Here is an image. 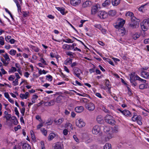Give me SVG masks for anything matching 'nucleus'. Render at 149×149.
Here are the masks:
<instances>
[{"label": "nucleus", "instance_id": "f257e3e1", "mask_svg": "<svg viewBox=\"0 0 149 149\" xmlns=\"http://www.w3.org/2000/svg\"><path fill=\"white\" fill-rule=\"evenodd\" d=\"M141 27L144 31L147 30L149 26V18L145 19L141 24Z\"/></svg>", "mask_w": 149, "mask_h": 149}, {"label": "nucleus", "instance_id": "f03ea898", "mask_svg": "<svg viewBox=\"0 0 149 149\" xmlns=\"http://www.w3.org/2000/svg\"><path fill=\"white\" fill-rule=\"evenodd\" d=\"M85 107L89 111H92L95 109L94 104L91 102H86L85 104Z\"/></svg>", "mask_w": 149, "mask_h": 149}, {"label": "nucleus", "instance_id": "7ed1b4c3", "mask_svg": "<svg viewBox=\"0 0 149 149\" xmlns=\"http://www.w3.org/2000/svg\"><path fill=\"white\" fill-rule=\"evenodd\" d=\"M76 124L77 126L80 128H82L85 125V123L84 122L83 120L77 119L76 121Z\"/></svg>", "mask_w": 149, "mask_h": 149}, {"label": "nucleus", "instance_id": "20e7f679", "mask_svg": "<svg viewBox=\"0 0 149 149\" xmlns=\"http://www.w3.org/2000/svg\"><path fill=\"white\" fill-rule=\"evenodd\" d=\"M100 5L97 4L95 5L92 6L91 8V13L92 15H95L98 11L99 8H100Z\"/></svg>", "mask_w": 149, "mask_h": 149}, {"label": "nucleus", "instance_id": "39448f33", "mask_svg": "<svg viewBox=\"0 0 149 149\" xmlns=\"http://www.w3.org/2000/svg\"><path fill=\"white\" fill-rule=\"evenodd\" d=\"M118 20L120 21L118 22L117 24L115 26V28L116 29H118L120 27H123L124 24L125 23V20L121 18H119Z\"/></svg>", "mask_w": 149, "mask_h": 149}, {"label": "nucleus", "instance_id": "423d86ee", "mask_svg": "<svg viewBox=\"0 0 149 149\" xmlns=\"http://www.w3.org/2000/svg\"><path fill=\"white\" fill-rule=\"evenodd\" d=\"M74 73L75 74L77 77L81 79V77H80V72H81V70L77 67L74 68L73 69Z\"/></svg>", "mask_w": 149, "mask_h": 149}, {"label": "nucleus", "instance_id": "0eeeda50", "mask_svg": "<svg viewBox=\"0 0 149 149\" xmlns=\"http://www.w3.org/2000/svg\"><path fill=\"white\" fill-rule=\"evenodd\" d=\"M13 1L16 4L18 12H21V7L20 5H22V0H13Z\"/></svg>", "mask_w": 149, "mask_h": 149}, {"label": "nucleus", "instance_id": "6e6552de", "mask_svg": "<svg viewBox=\"0 0 149 149\" xmlns=\"http://www.w3.org/2000/svg\"><path fill=\"white\" fill-rule=\"evenodd\" d=\"M98 16L101 19H104L106 18L108 15L107 13L104 11H100L98 13Z\"/></svg>", "mask_w": 149, "mask_h": 149}, {"label": "nucleus", "instance_id": "1a4fd4ad", "mask_svg": "<svg viewBox=\"0 0 149 149\" xmlns=\"http://www.w3.org/2000/svg\"><path fill=\"white\" fill-rule=\"evenodd\" d=\"M100 131V128L99 126L96 125L95 126L92 130V132L93 134H97Z\"/></svg>", "mask_w": 149, "mask_h": 149}, {"label": "nucleus", "instance_id": "9d476101", "mask_svg": "<svg viewBox=\"0 0 149 149\" xmlns=\"http://www.w3.org/2000/svg\"><path fill=\"white\" fill-rule=\"evenodd\" d=\"M121 113L125 116L127 117H130L132 116V114L127 110L125 109L121 111Z\"/></svg>", "mask_w": 149, "mask_h": 149}, {"label": "nucleus", "instance_id": "9b49d317", "mask_svg": "<svg viewBox=\"0 0 149 149\" xmlns=\"http://www.w3.org/2000/svg\"><path fill=\"white\" fill-rule=\"evenodd\" d=\"M141 76L145 79L149 78V72L145 71L141 72Z\"/></svg>", "mask_w": 149, "mask_h": 149}, {"label": "nucleus", "instance_id": "f8f14e48", "mask_svg": "<svg viewBox=\"0 0 149 149\" xmlns=\"http://www.w3.org/2000/svg\"><path fill=\"white\" fill-rule=\"evenodd\" d=\"M70 2L72 5L76 6L80 3L81 0H71Z\"/></svg>", "mask_w": 149, "mask_h": 149}, {"label": "nucleus", "instance_id": "ddd939ff", "mask_svg": "<svg viewBox=\"0 0 149 149\" xmlns=\"http://www.w3.org/2000/svg\"><path fill=\"white\" fill-rule=\"evenodd\" d=\"M54 149H63V144L60 142L57 143L54 146Z\"/></svg>", "mask_w": 149, "mask_h": 149}, {"label": "nucleus", "instance_id": "4468645a", "mask_svg": "<svg viewBox=\"0 0 149 149\" xmlns=\"http://www.w3.org/2000/svg\"><path fill=\"white\" fill-rule=\"evenodd\" d=\"M119 34L121 36H123L126 33V31L124 28L121 27L118 29Z\"/></svg>", "mask_w": 149, "mask_h": 149}, {"label": "nucleus", "instance_id": "2eb2a0df", "mask_svg": "<svg viewBox=\"0 0 149 149\" xmlns=\"http://www.w3.org/2000/svg\"><path fill=\"white\" fill-rule=\"evenodd\" d=\"M92 5V3L90 1H87L84 3L82 4V7L85 8L90 6Z\"/></svg>", "mask_w": 149, "mask_h": 149}, {"label": "nucleus", "instance_id": "dca6fc26", "mask_svg": "<svg viewBox=\"0 0 149 149\" xmlns=\"http://www.w3.org/2000/svg\"><path fill=\"white\" fill-rule=\"evenodd\" d=\"M11 115L10 114H8L7 115H5L4 116V118H5L6 119V122L7 123V125L8 126L11 125V123H9L8 121L10 120L11 118Z\"/></svg>", "mask_w": 149, "mask_h": 149}, {"label": "nucleus", "instance_id": "f3484780", "mask_svg": "<svg viewBox=\"0 0 149 149\" xmlns=\"http://www.w3.org/2000/svg\"><path fill=\"white\" fill-rule=\"evenodd\" d=\"M84 110V107L82 106H77L75 108V111L77 113H81Z\"/></svg>", "mask_w": 149, "mask_h": 149}, {"label": "nucleus", "instance_id": "a211bd4d", "mask_svg": "<svg viewBox=\"0 0 149 149\" xmlns=\"http://www.w3.org/2000/svg\"><path fill=\"white\" fill-rule=\"evenodd\" d=\"M55 102L54 100H52L49 102H45V104L46 106H50L54 105Z\"/></svg>", "mask_w": 149, "mask_h": 149}, {"label": "nucleus", "instance_id": "6ab92c4d", "mask_svg": "<svg viewBox=\"0 0 149 149\" xmlns=\"http://www.w3.org/2000/svg\"><path fill=\"white\" fill-rule=\"evenodd\" d=\"M96 120L97 122L100 124H102L104 122L103 118L102 116L100 115L98 116L96 118Z\"/></svg>", "mask_w": 149, "mask_h": 149}, {"label": "nucleus", "instance_id": "aec40b11", "mask_svg": "<svg viewBox=\"0 0 149 149\" xmlns=\"http://www.w3.org/2000/svg\"><path fill=\"white\" fill-rule=\"evenodd\" d=\"M62 48L63 49L67 50H71L72 49L71 45L67 44H65L63 45Z\"/></svg>", "mask_w": 149, "mask_h": 149}, {"label": "nucleus", "instance_id": "412c9836", "mask_svg": "<svg viewBox=\"0 0 149 149\" xmlns=\"http://www.w3.org/2000/svg\"><path fill=\"white\" fill-rule=\"evenodd\" d=\"M56 8L58 10L60 11V13L63 15H64L65 13V9L63 8L56 7Z\"/></svg>", "mask_w": 149, "mask_h": 149}, {"label": "nucleus", "instance_id": "4be33fe9", "mask_svg": "<svg viewBox=\"0 0 149 149\" xmlns=\"http://www.w3.org/2000/svg\"><path fill=\"white\" fill-rule=\"evenodd\" d=\"M72 59L70 58H68L66 60L64 61V64L65 65H70L72 63Z\"/></svg>", "mask_w": 149, "mask_h": 149}, {"label": "nucleus", "instance_id": "5701e85b", "mask_svg": "<svg viewBox=\"0 0 149 149\" xmlns=\"http://www.w3.org/2000/svg\"><path fill=\"white\" fill-rule=\"evenodd\" d=\"M22 146L23 149H31V148L30 146L27 143H23Z\"/></svg>", "mask_w": 149, "mask_h": 149}, {"label": "nucleus", "instance_id": "b1692460", "mask_svg": "<svg viewBox=\"0 0 149 149\" xmlns=\"http://www.w3.org/2000/svg\"><path fill=\"white\" fill-rule=\"evenodd\" d=\"M30 47L35 52H38L39 51V49H38V48L36 46L32 45H30Z\"/></svg>", "mask_w": 149, "mask_h": 149}, {"label": "nucleus", "instance_id": "393cba45", "mask_svg": "<svg viewBox=\"0 0 149 149\" xmlns=\"http://www.w3.org/2000/svg\"><path fill=\"white\" fill-rule=\"evenodd\" d=\"M111 3V2L109 0H106L104 2L102 3V6L103 7H106L109 5Z\"/></svg>", "mask_w": 149, "mask_h": 149}, {"label": "nucleus", "instance_id": "a878e982", "mask_svg": "<svg viewBox=\"0 0 149 149\" xmlns=\"http://www.w3.org/2000/svg\"><path fill=\"white\" fill-rule=\"evenodd\" d=\"M142 118L141 116L138 117V119H137V120H136V121L139 125H142Z\"/></svg>", "mask_w": 149, "mask_h": 149}, {"label": "nucleus", "instance_id": "bb28decb", "mask_svg": "<svg viewBox=\"0 0 149 149\" xmlns=\"http://www.w3.org/2000/svg\"><path fill=\"white\" fill-rule=\"evenodd\" d=\"M142 118L141 116L138 117V119H137V120H136V121L139 125H142Z\"/></svg>", "mask_w": 149, "mask_h": 149}, {"label": "nucleus", "instance_id": "cd10ccee", "mask_svg": "<svg viewBox=\"0 0 149 149\" xmlns=\"http://www.w3.org/2000/svg\"><path fill=\"white\" fill-rule=\"evenodd\" d=\"M63 120L64 119L63 118H61L57 120H54V121L56 124L60 125L61 124V123L63 122Z\"/></svg>", "mask_w": 149, "mask_h": 149}, {"label": "nucleus", "instance_id": "c85d7f7f", "mask_svg": "<svg viewBox=\"0 0 149 149\" xmlns=\"http://www.w3.org/2000/svg\"><path fill=\"white\" fill-rule=\"evenodd\" d=\"M108 13L110 16L113 17L116 15V13L115 10H111L109 11Z\"/></svg>", "mask_w": 149, "mask_h": 149}, {"label": "nucleus", "instance_id": "c756f323", "mask_svg": "<svg viewBox=\"0 0 149 149\" xmlns=\"http://www.w3.org/2000/svg\"><path fill=\"white\" fill-rule=\"evenodd\" d=\"M139 24L137 22H135L133 23H131L130 25V26L132 27L133 28H135L136 26H139Z\"/></svg>", "mask_w": 149, "mask_h": 149}, {"label": "nucleus", "instance_id": "7c9ffc66", "mask_svg": "<svg viewBox=\"0 0 149 149\" xmlns=\"http://www.w3.org/2000/svg\"><path fill=\"white\" fill-rule=\"evenodd\" d=\"M120 0H112V3L113 6H116L120 3Z\"/></svg>", "mask_w": 149, "mask_h": 149}, {"label": "nucleus", "instance_id": "2f4dec72", "mask_svg": "<svg viewBox=\"0 0 149 149\" xmlns=\"http://www.w3.org/2000/svg\"><path fill=\"white\" fill-rule=\"evenodd\" d=\"M134 73H132L130 75V81H132L133 80H136L135 78L136 77V76L134 77Z\"/></svg>", "mask_w": 149, "mask_h": 149}, {"label": "nucleus", "instance_id": "473e14b6", "mask_svg": "<svg viewBox=\"0 0 149 149\" xmlns=\"http://www.w3.org/2000/svg\"><path fill=\"white\" fill-rule=\"evenodd\" d=\"M111 145L110 144L108 143H106L104 146V149H111Z\"/></svg>", "mask_w": 149, "mask_h": 149}, {"label": "nucleus", "instance_id": "72a5a7b5", "mask_svg": "<svg viewBox=\"0 0 149 149\" xmlns=\"http://www.w3.org/2000/svg\"><path fill=\"white\" fill-rule=\"evenodd\" d=\"M113 117L109 115H107L105 117V121H107L109 120H111L113 119Z\"/></svg>", "mask_w": 149, "mask_h": 149}, {"label": "nucleus", "instance_id": "f704fd0d", "mask_svg": "<svg viewBox=\"0 0 149 149\" xmlns=\"http://www.w3.org/2000/svg\"><path fill=\"white\" fill-rule=\"evenodd\" d=\"M55 134L54 133H51L48 136V139L49 140H52L55 136Z\"/></svg>", "mask_w": 149, "mask_h": 149}, {"label": "nucleus", "instance_id": "c9c22d12", "mask_svg": "<svg viewBox=\"0 0 149 149\" xmlns=\"http://www.w3.org/2000/svg\"><path fill=\"white\" fill-rule=\"evenodd\" d=\"M5 58V60L7 61V62H8L10 61V59L9 57V56L8 55V54L6 53L5 54V55H2Z\"/></svg>", "mask_w": 149, "mask_h": 149}, {"label": "nucleus", "instance_id": "e433bc0d", "mask_svg": "<svg viewBox=\"0 0 149 149\" xmlns=\"http://www.w3.org/2000/svg\"><path fill=\"white\" fill-rule=\"evenodd\" d=\"M63 42L68 43H72L73 42V41H72L71 39L69 38L63 39Z\"/></svg>", "mask_w": 149, "mask_h": 149}, {"label": "nucleus", "instance_id": "4c0bfd02", "mask_svg": "<svg viewBox=\"0 0 149 149\" xmlns=\"http://www.w3.org/2000/svg\"><path fill=\"white\" fill-rule=\"evenodd\" d=\"M38 97V96L36 95H34L32 97L31 99L32 102L35 103L36 102L35 100Z\"/></svg>", "mask_w": 149, "mask_h": 149}, {"label": "nucleus", "instance_id": "58836bf2", "mask_svg": "<svg viewBox=\"0 0 149 149\" xmlns=\"http://www.w3.org/2000/svg\"><path fill=\"white\" fill-rule=\"evenodd\" d=\"M148 4V3H146L145 5H142L139 8V10L140 11L143 12V10H144V8Z\"/></svg>", "mask_w": 149, "mask_h": 149}, {"label": "nucleus", "instance_id": "ea45409f", "mask_svg": "<svg viewBox=\"0 0 149 149\" xmlns=\"http://www.w3.org/2000/svg\"><path fill=\"white\" fill-rule=\"evenodd\" d=\"M65 127L68 128L69 127L71 130H73L72 125L70 123H67L65 125Z\"/></svg>", "mask_w": 149, "mask_h": 149}, {"label": "nucleus", "instance_id": "a19ab883", "mask_svg": "<svg viewBox=\"0 0 149 149\" xmlns=\"http://www.w3.org/2000/svg\"><path fill=\"white\" fill-rule=\"evenodd\" d=\"M140 36V35L139 34H138L137 33H136L133 35L132 37L134 39L136 40L137 38H139V37Z\"/></svg>", "mask_w": 149, "mask_h": 149}, {"label": "nucleus", "instance_id": "79ce46f5", "mask_svg": "<svg viewBox=\"0 0 149 149\" xmlns=\"http://www.w3.org/2000/svg\"><path fill=\"white\" fill-rule=\"evenodd\" d=\"M52 121L51 120V119H48L47 121L45 123V124H46L47 125H50L52 124Z\"/></svg>", "mask_w": 149, "mask_h": 149}, {"label": "nucleus", "instance_id": "37998d69", "mask_svg": "<svg viewBox=\"0 0 149 149\" xmlns=\"http://www.w3.org/2000/svg\"><path fill=\"white\" fill-rule=\"evenodd\" d=\"M105 80L106 81L105 85L107 87H111L110 83L109 80L107 79H106Z\"/></svg>", "mask_w": 149, "mask_h": 149}, {"label": "nucleus", "instance_id": "c03bdc74", "mask_svg": "<svg viewBox=\"0 0 149 149\" xmlns=\"http://www.w3.org/2000/svg\"><path fill=\"white\" fill-rule=\"evenodd\" d=\"M106 122L111 125L114 124L115 123L114 120H113V119L109 120L106 121Z\"/></svg>", "mask_w": 149, "mask_h": 149}, {"label": "nucleus", "instance_id": "a18cd8bd", "mask_svg": "<svg viewBox=\"0 0 149 149\" xmlns=\"http://www.w3.org/2000/svg\"><path fill=\"white\" fill-rule=\"evenodd\" d=\"M4 44V38L2 36L0 37V45H3Z\"/></svg>", "mask_w": 149, "mask_h": 149}, {"label": "nucleus", "instance_id": "49530a36", "mask_svg": "<svg viewBox=\"0 0 149 149\" xmlns=\"http://www.w3.org/2000/svg\"><path fill=\"white\" fill-rule=\"evenodd\" d=\"M134 15L133 13L130 12H128L127 13L125 14V15L126 16H129L130 17H132Z\"/></svg>", "mask_w": 149, "mask_h": 149}, {"label": "nucleus", "instance_id": "de8ad7c7", "mask_svg": "<svg viewBox=\"0 0 149 149\" xmlns=\"http://www.w3.org/2000/svg\"><path fill=\"white\" fill-rule=\"evenodd\" d=\"M16 53V50L14 49H11L9 52V54H10L12 55H14Z\"/></svg>", "mask_w": 149, "mask_h": 149}, {"label": "nucleus", "instance_id": "09e8293b", "mask_svg": "<svg viewBox=\"0 0 149 149\" xmlns=\"http://www.w3.org/2000/svg\"><path fill=\"white\" fill-rule=\"evenodd\" d=\"M17 71L16 68L14 67H12L11 69L9 71V72H16Z\"/></svg>", "mask_w": 149, "mask_h": 149}, {"label": "nucleus", "instance_id": "8fccbe9b", "mask_svg": "<svg viewBox=\"0 0 149 149\" xmlns=\"http://www.w3.org/2000/svg\"><path fill=\"white\" fill-rule=\"evenodd\" d=\"M112 136L111 134H108L107 137H106V141H109L110 139L112 138Z\"/></svg>", "mask_w": 149, "mask_h": 149}, {"label": "nucleus", "instance_id": "3c124183", "mask_svg": "<svg viewBox=\"0 0 149 149\" xmlns=\"http://www.w3.org/2000/svg\"><path fill=\"white\" fill-rule=\"evenodd\" d=\"M66 54L67 55L70 56L71 58H74V56L72 52H66Z\"/></svg>", "mask_w": 149, "mask_h": 149}, {"label": "nucleus", "instance_id": "603ef678", "mask_svg": "<svg viewBox=\"0 0 149 149\" xmlns=\"http://www.w3.org/2000/svg\"><path fill=\"white\" fill-rule=\"evenodd\" d=\"M47 79L50 81H52V77L50 75H48L46 76Z\"/></svg>", "mask_w": 149, "mask_h": 149}, {"label": "nucleus", "instance_id": "864d4df0", "mask_svg": "<svg viewBox=\"0 0 149 149\" xmlns=\"http://www.w3.org/2000/svg\"><path fill=\"white\" fill-rule=\"evenodd\" d=\"M94 26L95 28L99 29L100 30L102 29V27L101 26L100 24H95L94 25Z\"/></svg>", "mask_w": 149, "mask_h": 149}, {"label": "nucleus", "instance_id": "5fc2aeb1", "mask_svg": "<svg viewBox=\"0 0 149 149\" xmlns=\"http://www.w3.org/2000/svg\"><path fill=\"white\" fill-rule=\"evenodd\" d=\"M139 116H141L140 115H138L136 116H135L134 117H132L131 119L132 120L133 122H135L137 120V119H138V117Z\"/></svg>", "mask_w": 149, "mask_h": 149}, {"label": "nucleus", "instance_id": "6e6d98bb", "mask_svg": "<svg viewBox=\"0 0 149 149\" xmlns=\"http://www.w3.org/2000/svg\"><path fill=\"white\" fill-rule=\"evenodd\" d=\"M41 131L42 132V134L45 136H46L47 134V132L44 128L42 129L41 130Z\"/></svg>", "mask_w": 149, "mask_h": 149}, {"label": "nucleus", "instance_id": "4d7b16f0", "mask_svg": "<svg viewBox=\"0 0 149 149\" xmlns=\"http://www.w3.org/2000/svg\"><path fill=\"white\" fill-rule=\"evenodd\" d=\"M15 78V76L14 75H10L8 78V80L9 81H13Z\"/></svg>", "mask_w": 149, "mask_h": 149}, {"label": "nucleus", "instance_id": "13d9d810", "mask_svg": "<svg viewBox=\"0 0 149 149\" xmlns=\"http://www.w3.org/2000/svg\"><path fill=\"white\" fill-rule=\"evenodd\" d=\"M1 61L5 65V66L7 65L8 64V62H6V61L3 58H2L1 59Z\"/></svg>", "mask_w": 149, "mask_h": 149}, {"label": "nucleus", "instance_id": "bf43d9fd", "mask_svg": "<svg viewBox=\"0 0 149 149\" xmlns=\"http://www.w3.org/2000/svg\"><path fill=\"white\" fill-rule=\"evenodd\" d=\"M135 80H133L131 81H130L131 83V84L134 86H136L137 85V84L135 81Z\"/></svg>", "mask_w": 149, "mask_h": 149}, {"label": "nucleus", "instance_id": "052dcab7", "mask_svg": "<svg viewBox=\"0 0 149 149\" xmlns=\"http://www.w3.org/2000/svg\"><path fill=\"white\" fill-rule=\"evenodd\" d=\"M78 64V63L77 62H74L73 63H72L71 65V67H74L77 66Z\"/></svg>", "mask_w": 149, "mask_h": 149}, {"label": "nucleus", "instance_id": "680f3d73", "mask_svg": "<svg viewBox=\"0 0 149 149\" xmlns=\"http://www.w3.org/2000/svg\"><path fill=\"white\" fill-rule=\"evenodd\" d=\"M40 61L45 65H47L46 61L44 60V59L43 58H41Z\"/></svg>", "mask_w": 149, "mask_h": 149}, {"label": "nucleus", "instance_id": "e2e57ef3", "mask_svg": "<svg viewBox=\"0 0 149 149\" xmlns=\"http://www.w3.org/2000/svg\"><path fill=\"white\" fill-rule=\"evenodd\" d=\"M136 80H138L141 81L142 82V81L143 79H141L140 78L138 75H136V77L135 78Z\"/></svg>", "mask_w": 149, "mask_h": 149}, {"label": "nucleus", "instance_id": "0e129e2a", "mask_svg": "<svg viewBox=\"0 0 149 149\" xmlns=\"http://www.w3.org/2000/svg\"><path fill=\"white\" fill-rule=\"evenodd\" d=\"M75 141L77 142H79V140L78 139L77 136L75 135H74L73 136Z\"/></svg>", "mask_w": 149, "mask_h": 149}, {"label": "nucleus", "instance_id": "69168bd1", "mask_svg": "<svg viewBox=\"0 0 149 149\" xmlns=\"http://www.w3.org/2000/svg\"><path fill=\"white\" fill-rule=\"evenodd\" d=\"M15 114L18 117H19V113L17 110V109L16 107L15 108Z\"/></svg>", "mask_w": 149, "mask_h": 149}, {"label": "nucleus", "instance_id": "338daca9", "mask_svg": "<svg viewBox=\"0 0 149 149\" xmlns=\"http://www.w3.org/2000/svg\"><path fill=\"white\" fill-rule=\"evenodd\" d=\"M21 113L22 114V116H23L24 115V113L25 111V108L24 107L22 108L20 110Z\"/></svg>", "mask_w": 149, "mask_h": 149}, {"label": "nucleus", "instance_id": "774afa93", "mask_svg": "<svg viewBox=\"0 0 149 149\" xmlns=\"http://www.w3.org/2000/svg\"><path fill=\"white\" fill-rule=\"evenodd\" d=\"M21 128L20 125H18L17 127H15L14 128V130L15 131H17L18 129Z\"/></svg>", "mask_w": 149, "mask_h": 149}]
</instances>
